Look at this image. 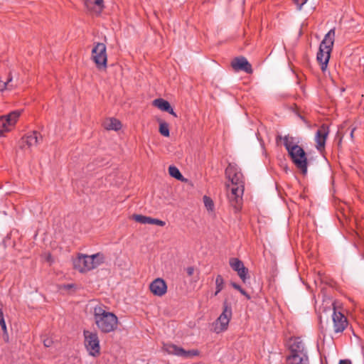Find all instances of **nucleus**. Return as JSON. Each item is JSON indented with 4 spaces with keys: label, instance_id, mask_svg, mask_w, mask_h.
I'll return each instance as SVG.
<instances>
[{
    "label": "nucleus",
    "instance_id": "30",
    "mask_svg": "<svg viewBox=\"0 0 364 364\" xmlns=\"http://www.w3.org/2000/svg\"><path fill=\"white\" fill-rule=\"evenodd\" d=\"M216 291L215 295H217L223 289L224 279L221 275H218L215 279Z\"/></svg>",
    "mask_w": 364,
    "mask_h": 364
},
{
    "label": "nucleus",
    "instance_id": "31",
    "mask_svg": "<svg viewBox=\"0 0 364 364\" xmlns=\"http://www.w3.org/2000/svg\"><path fill=\"white\" fill-rule=\"evenodd\" d=\"M12 81V77H9L6 81H3L0 79V91H4L6 89H12L14 85H10Z\"/></svg>",
    "mask_w": 364,
    "mask_h": 364
},
{
    "label": "nucleus",
    "instance_id": "10",
    "mask_svg": "<svg viewBox=\"0 0 364 364\" xmlns=\"http://www.w3.org/2000/svg\"><path fill=\"white\" fill-rule=\"evenodd\" d=\"M332 319L334 331L336 333L343 332L348 325V321L342 313L336 311L335 306L333 307Z\"/></svg>",
    "mask_w": 364,
    "mask_h": 364
},
{
    "label": "nucleus",
    "instance_id": "20",
    "mask_svg": "<svg viewBox=\"0 0 364 364\" xmlns=\"http://www.w3.org/2000/svg\"><path fill=\"white\" fill-rule=\"evenodd\" d=\"M153 104L155 107H158L159 109L164 112L168 110L169 107L171 106L170 103L168 101L162 98L154 100Z\"/></svg>",
    "mask_w": 364,
    "mask_h": 364
},
{
    "label": "nucleus",
    "instance_id": "21",
    "mask_svg": "<svg viewBox=\"0 0 364 364\" xmlns=\"http://www.w3.org/2000/svg\"><path fill=\"white\" fill-rule=\"evenodd\" d=\"M11 128L6 117H0V137L4 136V133L9 132Z\"/></svg>",
    "mask_w": 364,
    "mask_h": 364
},
{
    "label": "nucleus",
    "instance_id": "44",
    "mask_svg": "<svg viewBox=\"0 0 364 364\" xmlns=\"http://www.w3.org/2000/svg\"><path fill=\"white\" fill-rule=\"evenodd\" d=\"M46 260L49 262H53V259L51 258V256L49 255H48L47 258H46Z\"/></svg>",
    "mask_w": 364,
    "mask_h": 364
},
{
    "label": "nucleus",
    "instance_id": "34",
    "mask_svg": "<svg viewBox=\"0 0 364 364\" xmlns=\"http://www.w3.org/2000/svg\"><path fill=\"white\" fill-rule=\"evenodd\" d=\"M203 203L208 210L212 211L213 210L214 203L210 198L206 196H203Z\"/></svg>",
    "mask_w": 364,
    "mask_h": 364
},
{
    "label": "nucleus",
    "instance_id": "6",
    "mask_svg": "<svg viewBox=\"0 0 364 364\" xmlns=\"http://www.w3.org/2000/svg\"><path fill=\"white\" fill-rule=\"evenodd\" d=\"M289 154L296 167L301 169L304 174H306L307 172V159L303 148L301 146L294 147L291 149Z\"/></svg>",
    "mask_w": 364,
    "mask_h": 364
},
{
    "label": "nucleus",
    "instance_id": "28",
    "mask_svg": "<svg viewBox=\"0 0 364 364\" xmlns=\"http://www.w3.org/2000/svg\"><path fill=\"white\" fill-rule=\"evenodd\" d=\"M91 257H93L94 269L104 262L105 257L102 253H96L91 255Z\"/></svg>",
    "mask_w": 364,
    "mask_h": 364
},
{
    "label": "nucleus",
    "instance_id": "11",
    "mask_svg": "<svg viewBox=\"0 0 364 364\" xmlns=\"http://www.w3.org/2000/svg\"><path fill=\"white\" fill-rule=\"evenodd\" d=\"M231 66L235 71H244L248 74L252 73L251 64L243 56L235 58L231 62Z\"/></svg>",
    "mask_w": 364,
    "mask_h": 364
},
{
    "label": "nucleus",
    "instance_id": "43",
    "mask_svg": "<svg viewBox=\"0 0 364 364\" xmlns=\"http://www.w3.org/2000/svg\"><path fill=\"white\" fill-rule=\"evenodd\" d=\"M355 130V128H353L351 129L350 131V138L353 139V132Z\"/></svg>",
    "mask_w": 364,
    "mask_h": 364
},
{
    "label": "nucleus",
    "instance_id": "13",
    "mask_svg": "<svg viewBox=\"0 0 364 364\" xmlns=\"http://www.w3.org/2000/svg\"><path fill=\"white\" fill-rule=\"evenodd\" d=\"M149 289L155 296H162L167 291V285L163 279L157 278L150 284Z\"/></svg>",
    "mask_w": 364,
    "mask_h": 364
},
{
    "label": "nucleus",
    "instance_id": "33",
    "mask_svg": "<svg viewBox=\"0 0 364 364\" xmlns=\"http://www.w3.org/2000/svg\"><path fill=\"white\" fill-rule=\"evenodd\" d=\"M133 217H134V219L138 223H140L141 224H150V221H151L150 217H147V216H144V215H134Z\"/></svg>",
    "mask_w": 364,
    "mask_h": 364
},
{
    "label": "nucleus",
    "instance_id": "16",
    "mask_svg": "<svg viewBox=\"0 0 364 364\" xmlns=\"http://www.w3.org/2000/svg\"><path fill=\"white\" fill-rule=\"evenodd\" d=\"M287 364H309L308 355H288L287 357Z\"/></svg>",
    "mask_w": 364,
    "mask_h": 364
},
{
    "label": "nucleus",
    "instance_id": "7",
    "mask_svg": "<svg viewBox=\"0 0 364 364\" xmlns=\"http://www.w3.org/2000/svg\"><path fill=\"white\" fill-rule=\"evenodd\" d=\"M163 350L168 354L183 358H192L198 354V351L196 350H186L183 348L172 343H164Z\"/></svg>",
    "mask_w": 364,
    "mask_h": 364
},
{
    "label": "nucleus",
    "instance_id": "38",
    "mask_svg": "<svg viewBox=\"0 0 364 364\" xmlns=\"http://www.w3.org/2000/svg\"><path fill=\"white\" fill-rule=\"evenodd\" d=\"M186 272L188 276H191L194 272V268L193 267H188L186 268Z\"/></svg>",
    "mask_w": 364,
    "mask_h": 364
},
{
    "label": "nucleus",
    "instance_id": "5",
    "mask_svg": "<svg viewBox=\"0 0 364 364\" xmlns=\"http://www.w3.org/2000/svg\"><path fill=\"white\" fill-rule=\"evenodd\" d=\"M92 58L99 69L107 67L106 46L104 43H97L95 45L92 50Z\"/></svg>",
    "mask_w": 364,
    "mask_h": 364
},
{
    "label": "nucleus",
    "instance_id": "32",
    "mask_svg": "<svg viewBox=\"0 0 364 364\" xmlns=\"http://www.w3.org/2000/svg\"><path fill=\"white\" fill-rule=\"evenodd\" d=\"M244 186H232L230 188V192L228 193V196H235L236 194H243Z\"/></svg>",
    "mask_w": 364,
    "mask_h": 364
},
{
    "label": "nucleus",
    "instance_id": "41",
    "mask_svg": "<svg viewBox=\"0 0 364 364\" xmlns=\"http://www.w3.org/2000/svg\"><path fill=\"white\" fill-rule=\"evenodd\" d=\"M231 285L234 289L238 291L240 290V289L242 288L239 284H236L235 282H231Z\"/></svg>",
    "mask_w": 364,
    "mask_h": 364
},
{
    "label": "nucleus",
    "instance_id": "42",
    "mask_svg": "<svg viewBox=\"0 0 364 364\" xmlns=\"http://www.w3.org/2000/svg\"><path fill=\"white\" fill-rule=\"evenodd\" d=\"M169 114L173 115L174 117H177L176 112L173 111V108L170 106L168 110L166 111Z\"/></svg>",
    "mask_w": 364,
    "mask_h": 364
},
{
    "label": "nucleus",
    "instance_id": "18",
    "mask_svg": "<svg viewBox=\"0 0 364 364\" xmlns=\"http://www.w3.org/2000/svg\"><path fill=\"white\" fill-rule=\"evenodd\" d=\"M278 139H283L284 146H285L288 153L291 152V149L299 146L295 141L294 138L292 136H285L284 137L282 138L281 136H278L277 140Z\"/></svg>",
    "mask_w": 364,
    "mask_h": 364
},
{
    "label": "nucleus",
    "instance_id": "14",
    "mask_svg": "<svg viewBox=\"0 0 364 364\" xmlns=\"http://www.w3.org/2000/svg\"><path fill=\"white\" fill-rule=\"evenodd\" d=\"M328 134V126L323 124L316 132L315 136V140L316 141V148L318 150L324 148L326 144V139Z\"/></svg>",
    "mask_w": 364,
    "mask_h": 364
},
{
    "label": "nucleus",
    "instance_id": "4",
    "mask_svg": "<svg viewBox=\"0 0 364 364\" xmlns=\"http://www.w3.org/2000/svg\"><path fill=\"white\" fill-rule=\"evenodd\" d=\"M85 346L89 354L92 356H97L100 354V346L98 336L96 333L89 331H84Z\"/></svg>",
    "mask_w": 364,
    "mask_h": 364
},
{
    "label": "nucleus",
    "instance_id": "25",
    "mask_svg": "<svg viewBox=\"0 0 364 364\" xmlns=\"http://www.w3.org/2000/svg\"><path fill=\"white\" fill-rule=\"evenodd\" d=\"M168 173L171 176H172L178 180H181V181L183 180V175L181 173L178 168L174 166H170L168 167Z\"/></svg>",
    "mask_w": 364,
    "mask_h": 364
},
{
    "label": "nucleus",
    "instance_id": "35",
    "mask_svg": "<svg viewBox=\"0 0 364 364\" xmlns=\"http://www.w3.org/2000/svg\"><path fill=\"white\" fill-rule=\"evenodd\" d=\"M150 224L157 225L159 226H164L165 225V222L159 219L151 218Z\"/></svg>",
    "mask_w": 364,
    "mask_h": 364
},
{
    "label": "nucleus",
    "instance_id": "22",
    "mask_svg": "<svg viewBox=\"0 0 364 364\" xmlns=\"http://www.w3.org/2000/svg\"><path fill=\"white\" fill-rule=\"evenodd\" d=\"M0 326H1V329L3 331V334H4V339L6 341H8V339H9V334H8V331H7V327H6V321H5V319H4V312H3V310H2V308H1V304L0 305Z\"/></svg>",
    "mask_w": 364,
    "mask_h": 364
},
{
    "label": "nucleus",
    "instance_id": "19",
    "mask_svg": "<svg viewBox=\"0 0 364 364\" xmlns=\"http://www.w3.org/2000/svg\"><path fill=\"white\" fill-rule=\"evenodd\" d=\"M85 5L89 9H97L100 11L104 6L103 0H86Z\"/></svg>",
    "mask_w": 364,
    "mask_h": 364
},
{
    "label": "nucleus",
    "instance_id": "23",
    "mask_svg": "<svg viewBox=\"0 0 364 364\" xmlns=\"http://www.w3.org/2000/svg\"><path fill=\"white\" fill-rule=\"evenodd\" d=\"M21 114V112L19 111H14L9 113L8 115H6V119L9 122V126L13 127L16 122L18 118Z\"/></svg>",
    "mask_w": 364,
    "mask_h": 364
},
{
    "label": "nucleus",
    "instance_id": "37",
    "mask_svg": "<svg viewBox=\"0 0 364 364\" xmlns=\"http://www.w3.org/2000/svg\"><path fill=\"white\" fill-rule=\"evenodd\" d=\"M308 1V0H304V1H303V2H302L301 4H299L298 0H294V2H295V4H296V6H297V9H298L299 11H301V9H302V6H304V4H305L306 3V1Z\"/></svg>",
    "mask_w": 364,
    "mask_h": 364
},
{
    "label": "nucleus",
    "instance_id": "45",
    "mask_svg": "<svg viewBox=\"0 0 364 364\" xmlns=\"http://www.w3.org/2000/svg\"><path fill=\"white\" fill-rule=\"evenodd\" d=\"M72 287H73V284H68V285H67V287H68V288H71Z\"/></svg>",
    "mask_w": 364,
    "mask_h": 364
},
{
    "label": "nucleus",
    "instance_id": "3",
    "mask_svg": "<svg viewBox=\"0 0 364 364\" xmlns=\"http://www.w3.org/2000/svg\"><path fill=\"white\" fill-rule=\"evenodd\" d=\"M231 305L225 300L223 302V311L215 322L213 323L214 332L219 333L228 328L230 320L232 317Z\"/></svg>",
    "mask_w": 364,
    "mask_h": 364
},
{
    "label": "nucleus",
    "instance_id": "36",
    "mask_svg": "<svg viewBox=\"0 0 364 364\" xmlns=\"http://www.w3.org/2000/svg\"><path fill=\"white\" fill-rule=\"evenodd\" d=\"M53 344V341L50 338H46L43 340V345L46 347H50Z\"/></svg>",
    "mask_w": 364,
    "mask_h": 364
},
{
    "label": "nucleus",
    "instance_id": "29",
    "mask_svg": "<svg viewBox=\"0 0 364 364\" xmlns=\"http://www.w3.org/2000/svg\"><path fill=\"white\" fill-rule=\"evenodd\" d=\"M159 132L164 136L168 137L170 135L168 124L165 122H161L159 124Z\"/></svg>",
    "mask_w": 364,
    "mask_h": 364
},
{
    "label": "nucleus",
    "instance_id": "15",
    "mask_svg": "<svg viewBox=\"0 0 364 364\" xmlns=\"http://www.w3.org/2000/svg\"><path fill=\"white\" fill-rule=\"evenodd\" d=\"M39 141L38 133L36 131L23 137L20 142L21 148L23 149L26 145L28 148L36 145Z\"/></svg>",
    "mask_w": 364,
    "mask_h": 364
},
{
    "label": "nucleus",
    "instance_id": "12",
    "mask_svg": "<svg viewBox=\"0 0 364 364\" xmlns=\"http://www.w3.org/2000/svg\"><path fill=\"white\" fill-rule=\"evenodd\" d=\"M225 174L231 181L232 186H244L242 174L237 171L234 166L230 164L225 170Z\"/></svg>",
    "mask_w": 364,
    "mask_h": 364
},
{
    "label": "nucleus",
    "instance_id": "1",
    "mask_svg": "<svg viewBox=\"0 0 364 364\" xmlns=\"http://www.w3.org/2000/svg\"><path fill=\"white\" fill-rule=\"evenodd\" d=\"M94 318L97 328L103 333L114 331L117 327V316L112 312L105 311L101 306L95 307Z\"/></svg>",
    "mask_w": 364,
    "mask_h": 364
},
{
    "label": "nucleus",
    "instance_id": "9",
    "mask_svg": "<svg viewBox=\"0 0 364 364\" xmlns=\"http://www.w3.org/2000/svg\"><path fill=\"white\" fill-rule=\"evenodd\" d=\"M288 346L289 349V355H308L305 345L299 337L290 339Z\"/></svg>",
    "mask_w": 364,
    "mask_h": 364
},
{
    "label": "nucleus",
    "instance_id": "26",
    "mask_svg": "<svg viewBox=\"0 0 364 364\" xmlns=\"http://www.w3.org/2000/svg\"><path fill=\"white\" fill-rule=\"evenodd\" d=\"M229 264L235 272L240 270V268L244 265L243 262L240 259L235 257L230 259Z\"/></svg>",
    "mask_w": 364,
    "mask_h": 364
},
{
    "label": "nucleus",
    "instance_id": "39",
    "mask_svg": "<svg viewBox=\"0 0 364 364\" xmlns=\"http://www.w3.org/2000/svg\"><path fill=\"white\" fill-rule=\"evenodd\" d=\"M239 291L244 296H245L248 299H250V295L242 289L241 288L240 290H239Z\"/></svg>",
    "mask_w": 364,
    "mask_h": 364
},
{
    "label": "nucleus",
    "instance_id": "27",
    "mask_svg": "<svg viewBox=\"0 0 364 364\" xmlns=\"http://www.w3.org/2000/svg\"><path fill=\"white\" fill-rule=\"evenodd\" d=\"M235 272H237V275L244 283H245L246 281L249 279L248 269L246 268L245 265L240 267V270H237Z\"/></svg>",
    "mask_w": 364,
    "mask_h": 364
},
{
    "label": "nucleus",
    "instance_id": "24",
    "mask_svg": "<svg viewBox=\"0 0 364 364\" xmlns=\"http://www.w3.org/2000/svg\"><path fill=\"white\" fill-rule=\"evenodd\" d=\"M121 122L116 119H110L109 122L106 124V128L109 130L117 131L121 129Z\"/></svg>",
    "mask_w": 364,
    "mask_h": 364
},
{
    "label": "nucleus",
    "instance_id": "17",
    "mask_svg": "<svg viewBox=\"0 0 364 364\" xmlns=\"http://www.w3.org/2000/svg\"><path fill=\"white\" fill-rule=\"evenodd\" d=\"M242 195L243 194H236L235 196H228L229 203L234 208L235 212H238L241 209Z\"/></svg>",
    "mask_w": 364,
    "mask_h": 364
},
{
    "label": "nucleus",
    "instance_id": "8",
    "mask_svg": "<svg viewBox=\"0 0 364 364\" xmlns=\"http://www.w3.org/2000/svg\"><path fill=\"white\" fill-rule=\"evenodd\" d=\"M74 268L80 272H86L94 269L93 257L79 255L73 261Z\"/></svg>",
    "mask_w": 364,
    "mask_h": 364
},
{
    "label": "nucleus",
    "instance_id": "2",
    "mask_svg": "<svg viewBox=\"0 0 364 364\" xmlns=\"http://www.w3.org/2000/svg\"><path fill=\"white\" fill-rule=\"evenodd\" d=\"M335 28L331 29L321 42L316 59L321 64V69L325 71L330 59L331 53L335 40Z\"/></svg>",
    "mask_w": 364,
    "mask_h": 364
},
{
    "label": "nucleus",
    "instance_id": "40",
    "mask_svg": "<svg viewBox=\"0 0 364 364\" xmlns=\"http://www.w3.org/2000/svg\"><path fill=\"white\" fill-rule=\"evenodd\" d=\"M338 364H352L351 361L348 359L341 360Z\"/></svg>",
    "mask_w": 364,
    "mask_h": 364
}]
</instances>
